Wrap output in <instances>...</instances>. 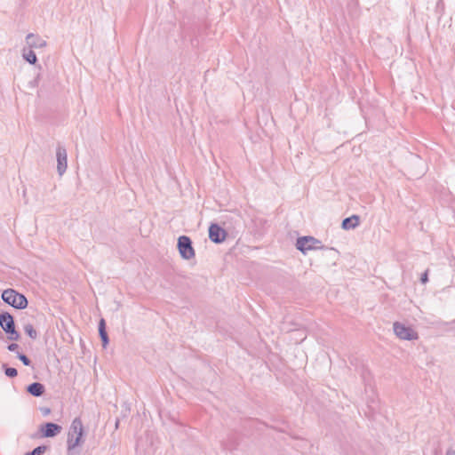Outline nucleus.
I'll return each mask as SVG.
<instances>
[{
	"label": "nucleus",
	"mask_w": 455,
	"mask_h": 455,
	"mask_svg": "<svg viewBox=\"0 0 455 455\" xmlns=\"http://www.w3.org/2000/svg\"><path fill=\"white\" fill-rule=\"evenodd\" d=\"M84 435V426L80 418H76L70 426L68 434V449L73 450L82 443V437Z\"/></svg>",
	"instance_id": "f257e3e1"
},
{
	"label": "nucleus",
	"mask_w": 455,
	"mask_h": 455,
	"mask_svg": "<svg viewBox=\"0 0 455 455\" xmlns=\"http://www.w3.org/2000/svg\"><path fill=\"white\" fill-rule=\"evenodd\" d=\"M2 299L17 309H24L28 307L27 298L13 289H6L2 293Z\"/></svg>",
	"instance_id": "f03ea898"
},
{
	"label": "nucleus",
	"mask_w": 455,
	"mask_h": 455,
	"mask_svg": "<svg viewBox=\"0 0 455 455\" xmlns=\"http://www.w3.org/2000/svg\"><path fill=\"white\" fill-rule=\"evenodd\" d=\"M393 330L395 336L400 339L416 340L419 339V334L414 329L400 322H395L393 323Z\"/></svg>",
	"instance_id": "7ed1b4c3"
},
{
	"label": "nucleus",
	"mask_w": 455,
	"mask_h": 455,
	"mask_svg": "<svg viewBox=\"0 0 455 455\" xmlns=\"http://www.w3.org/2000/svg\"><path fill=\"white\" fill-rule=\"evenodd\" d=\"M177 246L182 259L188 260L195 257L196 253L192 246V241L188 236H180Z\"/></svg>",
	"instance_id": "20e7f679"
},
{
	"label": "nucleus",
	"mask_w": 455,
	"mask_h": 455,
	"mask_svg": "<svg viewBox=\"0 0 455 455\" xmlns=\"http://www.w3.org/2000/svg\"><path fill=\"white\" fill-rule=\"evenodd\" d=\"M321 242L313 236H302L297 239L296 247L302 253L320 248Z\"/></svg>",
	"instance_id": "39448f33"
},
{
	"label": "nucleus",
	"mask_w": 455,
	"mask_h": 455,
	"mask_svg": "<svg viewBox=\"0 0 455 455\" xmlns=\"http://www.w3.org/2000/svg\"><path fill=\"white\" fill-rule=\"evenodd\" d=\"M227 237V232L218 224H212L209 228V238L215 243H220L225 241Z\"/></svg>",
	"instance_id": "423d86ee"
},
{
	"label": "nucleus",
	"mask_w": 455,
	"mask_h": 455,
	"mask_svg": "<svg viewBox=\"0 0 455 455\" xmlns=\"http://www.w3.org/2000/svg\"><path fill=\"white\" fill-rule=\"evenodd\" d=\"M56 157H57V171L58 173L61 176L66 172L68 167V155L67 150L59 146L56 150Z\"/></svg>",
	"instance_id": "0eeeda50"
},
{
	"label": "nucleus",
	"mask_w": 455,
	"mask_h": 455,
	"mask_svg": "<svg viewBox=\"0 0 455 455\" xmlns=\"http://www.w3.org/2000/svg\"><path fill=\"white\" fill-rule=\"evenodd\" d=\"M62 427L55 423L48 422L40 426V431L44 437H54L60 433Z\"/></svg>",
	"instance_id": "6e6552de"
},
{
	"label": "nucleus",
	"mask_w": 455,
	"mask_h": 455,
	"mask_svg": "<svg viewBox=\"0 0 455 455\" xmlns=\"http://www.w3.org/2000/svg\"><path fill=\"white\" fill-rule=\"evenodd\" d=\"M0 325L6 333L15 332V323H14L13 317L8 312H4V313L1 314Z\"/></svg>",
	"instance_id": "1a4fd4ad"
},
{
	"label": "nucleus",
	"mask_w": 455,
	"mask_h": 455,
	"mask_svg": "<svg viewBox=\"0 0 455 455\" xmlns=\"http://www.w3.org/2000/svg\"><path fill=\"white\" fill-rule=\"evenodd\" d=\"M26 42L29 48H44L46 46V41L37 35L29 33L26 36Z\"/></svg>",
	"instance_id": "9d476101"
},
{
	"label": "nucleus",
	"mask_w": 455,
	"mask_h": 455,
	"mask_svg": "<svg viewBox=\"0 0 455 455\" xmlns=\"http://www.w3.org/2000/svg\"><path fill=\"white\" fill-rule=\"evenodd\" d=\"M360 224V218L358 215H352L351 217L346 218L342 220L341 227L343 229H354Z\"/></svg>",
	"instance_id": "9b49d317"
},
{
	"label": "nucleus",
	"mask_w": 455,
	"mask_h": 455,
	"mask_svg": "<svg viewBox=\"0 0 455 455\" xmlns=\"http://www.w3.org/2000/svg\"><path fill=\"white\" fill-rule=\"evenodd\" d=\"M27 391L33 396L39 397L45 392V387L42 383L34 382L27 387Z\"/></svg>",
	"instance_id": "f8f14e48"
},
{
	"label": "nucleus",
	"mask_w": 455,
	"mask_h": 455,
	"mask_svg": "<svg viewBox=\"0 0 455 455\" xmlns=\"http://www.w3.org/2000/svg\"><path fill=\"white\" fill-rule=\"evenodd\" d=\"M99 334L101 339L103 347H106L109 339L106 331V323L103 318H101L99 323Z\"/></svg>",
	"instance_id": "ddd939ff"
},
{
	"label": "nucleus",
	"mask_w": 455,
	"mask_h": 455,
	"mask_svg": "<svg viewBox=\"0 0 455 455\" xmlns=\"http://www.w3.org/2000/svg\"><path fill=\"white\" fill-rule=\"evenodd\" d=\"M22 56L30 64H35L37 60L36 55L31 48L28 50L24 49Z\"/></svg>",
	"instance_id": "4468645a"
},
{
	"label": "nucleus",
	"mask_w": 455,
	"mask_h": 455,
	"mask_svg": "<svg viewBox=\"0 0 455 455\" xmlns=\"http://www.w3.org/2000/svg\"><path fill=\"white\" fill-rule=\"evenodd\" d=\"M24 331L32 339H36L37 338V332L31 323L26 324L24 326Z\"/></svg>",
	"instance_id": "2eb2a0df"
},
{
	"label": "nucleus",
	"mask_w": 455,
	"mask_h": 455,
	"mask_svg": "<svg viewBox=\"0 0 455 455\" xmlns=\"http://www.w3.org/2000/svg\"><path fill=\"white\" fill-rule=\"evenodd\" d=\"M3 367L4 368V373L7 377L14 378L17 376L18 371L15 368L7 367L6 364H4Z\"/></svg>",
	"instance_id": "dca6fc26"
},
{
	"label": "nucleus",
	"mask_w": 455,
	"mask_h": 455,
	"mask_svg": "<svg viewBox=\"0 0 455 455\" xmlns=\"http://www.w3.org/2000/svg\"><path fill=\"white\" fill-rule=\"evenodd\" d=\"M46 446H38L35 448L32 451L26 453L25 455H41L46 451Z\"/></svg>",
	"instance_id": "f3484780"
},
{
	"label": "nucleus",
	"mask_w": 455,
	"mask_h": 455,
	"mask_svg": "<svg viewBox=\"0 0 455 455\" xmlns=\"http://www.w3.org/2000/svg\"><path fill=\"white\" fill-rule=\"evenodd\" d=\"M17 357L23 363L24 365L29 366L31 364L30 359L24 354L18 353Z\"/></svg>",
	"instance_id": "a211bd4d"
},
{
	"label": "nucleus",
	"mask_w": 455,
	"mask_h": 455,
	"mask_svg": "<svg viewBox=\"0 0 455 455\" xmlns=\"http://www.w3.org/2000/svg\"><path fill=\"white\" fill-rule=\"evenodd\" d=\"M7 334H9L8 339L11 340H19L20 339V334L16 331L15 332H8Z\"/></svg>",
	"instance_id": "6ab92c4d"
},
{
	"label": "nucleus",
	"mask_w": 455,
	"mask_h": 455,
	"mask_svg": "<svg viewBox=\"0 0 455 455\" xmlns=\"http://www.w3.org/2000/svg\"><path fill=\"white\" fill-rule=\"evenodd\" d=\"M427 281H428V270L425 271L420 277V282L422 283H427Z\"/></svg>",
	"instance_id": "aec40b11"
},
{
	"label": "nucleus",
	"mask_w": 455,
	"mask_h": 455,
	"mask_svg": "<svg viewBox=\"0 0 455 455\" xmlns=\"http://www.w3.org/2000/svg\"><path fill=\"white\" fill-rule=\"evenodd\" d=\"M8 350L14 352L19 348V345L16 343H12L7 347Z\"/></svg>",
	"instance_id": "412c9836"
},
{
	"label": "nucleus",
	"mask_w": 455,
	"mask_h": 455,
	"mask_svg": "<svg viewBox=\"0 0 455 455\" xmlns=\"http://www.w3.org/2000/svg\"><path fill=\"white\" fill-rule=\"evenodd\" d=\"M43 415L46 416L51 412V410L49 408H42L41 409Z\"/></svg>",
	"instance_id": "4be33fe9"
},
{
	"label": "nucleus",
	"mask_w": 455,
	"mask_h": 455,
	"mask_svg": "<svg viewBox=\"0 0 455 455\" xmlns=\"http://www.w3.org/2000/svg\"><path fill=\"white\" fill-rule=\"evenodd\" d=\"M445 455H455V450L448 449L445 452Z\"/></svg>",
	"instance_id": "5701e85b"
}]
</instances>
